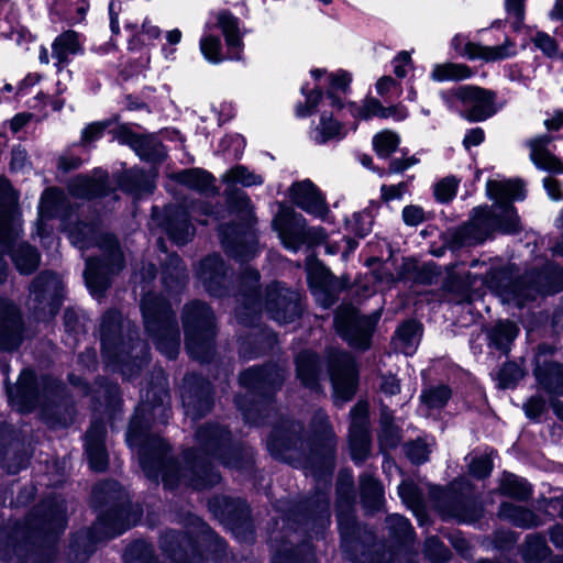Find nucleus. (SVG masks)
Wrapping results in <instances>:
<instances>
[{
	"label": "nucleus",
	"instance_id": "42",
	"mask_svg": "<svg viewBox=\"0 0 563 563\" xmlns=\"http://www.w3.org/2000/svg\"><path fill=\"white\" fill-rule=\"evenodd\" d=\"M518 333L519 329L514 322L500 321L489 332V344L504 353H508L510 344Z\"/></svg>",
	"mask_w": 563,
	"mask_h": 563
},
{
	"label": "nucleus",
	"instance_id": "64",
	"mask_svg": "<svg viewBox=\"0 0 563 563\" xmlns=\"http://www.w3.org/2000/svg\"><path fill=\"white\" fill-rule=\"evenodd\" d=\"M460 180L454 176H448L434 186V196L440 202L450 201L456 194Z\"/></svg>",
	"mask_w": 563,
	"mask_h": 563
},
{
	"label": "nucleus",
	"instance_id": "59",
	"mask_svg": "<svg viewBox=\"0 0 563 563\" xmlns=\"http://www.w3.org/2000/svg\"><path fill=\"white\" fill-rule=\"evenodd\" d=\"M200 49L205 58L213 64H219L223 60L221 55V41L214 35H205L200 40Z\"/></svg>",
	"mask_w": 563,
	"mask_h": 563
},
{
	"label": "nucleus",
	"instance_id": "35",
	"mask_svg": "<svg viewBox=\"0 0 563 563\" xmlns=\"http://www.w3.org/2000/svg\"><path fill=\"white\" fill-rule=\"evenodd\" d=\"M398 495L401 500L412 510L418 519V525L424 526L428 523L427 514L424 510L422 493L416 484L409 481H404L398 486Z\"/></svg>",
	"mask_w": 563,
	"mask_h": 563
},
{
	"label": "nucleus",
	"instance_id": "55",
	"mask_svg": "<svg viewBox=\"0 0 563 563\" xmlns=\"http://www.w3.org/2000/svg\"><path fill=\"white\" fill-rule=\"evenodd\" d=\"M451 397V389L448 386L440 385L431 387L421 394L422 404L429 409H440L445 406Z\"/></svg>",
	"mask_w": 563,
	"mask_h": 563
},
{
	"label": "nucleus",
	"instance_id": "5",
	"mask_svg": "<svg viewBox=\"0 0 563 563\" xmlns=\"http://www.w3.org/2000/svg\"><path fill=\"white\" fill-rule=\"evenodd\" d=\"M145 329L156 347L169 360L179 351V330L170 306L155 295H146L141 302Z\"/></svg>",
	"mask_w": 563,
	"mask_h": 563
},
{
	"label": "nucleus",
	"instance_id": "2",
	"mask_svg": "<svg viewBox=\"0 0 563 563\" xmlns=\"http://www.w3.org/2000/svg\"><path fill=\"white\" fill-rule=\"evenodd\" d=\"M487 194L495 200L500 213H494L488 207L474 209L471 221L461 227L454 239L461 245H473L484 242L494 230L507 233L519 230V217L511 205L512 200L525 198L523 185L519 180H489L486 185Z\"/></svg>",
	"mask_w": 563,
	"mask_h": 563
},
{
	"label": "nucleus",
	"instance_id": "20",
	"mask_svg": "<svg viewBox=\"0 0 563 563\" xmlns=\"http://www.w3.org/2000/svg\"><path fill=\"white\" fill-rule=\"evenodd\" d=\"M453 48L462 56L470 59H482L484 62H498L515 55V43L506 38L501 45L483 46L466 41L462 35H455L452 40Z\"/></svg>",
	"mask_w": 563,
	"mask_h": 563
},
{
	"label": "nucleus",
	"instance_id": "23",
	"mask_svg": "<svg viewBox=\"0 0 563 563\" xmlns=\"http://www.w3.org/2000/svg\"><path fill=\"white\" fill-rule=\"evenodd\" d=\"M290 197L306 212L321 219L325 218L328 207L324 198L310 180L306 179L294 184L290 188Z\"/></svg>",
	"mask_w": 563,
	"mask_h": 563
},
{
	"label": "nucleus",
	"instance_id": "12",
	"mask_svg": "<svg viewBox=\"0 0 563 563\" xmlns=\"http://www.w3.org/2000/svg\"><path fill=\"white\" fill-rule=\"evenodd\" d=\"M57 388L47 377L37 380L30 369H24L14 389L7 388L9 401L16 410L27 412L44 402Z\"/></svg>",
	"mask_w": 563,
	"mask_h": 563
},
{
	"label": "nucleus",
	"instance_id": "31",
	"mask_svg": "<svg viewBox=\"0 0 563 563\" xmlns=\"http://www.w3.org/2000/svg\"><path fill=\"white\" fill-rule=\"evenodd\" d=\"M81 52L79 35L71 30L63 32L52 43V57L58 70H62L70 62L71 56Z\"/></svg>",
	"mask_w": 563,
	"mask_h": 563
},
{
	"label": "nucleus",
	"instance_id": "40",
	"mask_svg": "<svg viewBox=\"0 0 563 563\" xmlns=\"http://www.w3.org/2000/svg\"><path fill=\"white\" fill-rule=\"evenodd\" d=\"M498 490L501 495L518 499L527 500L532 493L530 484L515 474L504 473L500 478Z\"/></svg>",
	"mask_w": 563,
	"mask_h": 563
},
{
	"label": "nucleus",
	"instance_id": "45",
	"mask_svg": "<svg viewBox=\"0 0 563 563\" xmlns=\"http://www.w3.org/2000/svg\"><path fill=\"white\" fill-rule=\"evenodd\" d=\"M121 143L130 145L136 154L145 159H154L159 155L157 145L146 137L135 135L126 130L119 134Z\"/></svg>",
	"mask_w": 563,
	"mask_h": 563
},
{
	"label": "nucleus",
	"instance_id": "44",
	"mask_svg": "<svg viewBox=\"0 0 563 563\" xmlns=\"http://www.w3.org/2000/svg\"><path fill=\"white\" fill-rule=\"evenodd\" d=\"M12 261L21 274H31L40 264V254L31 245L23 243L11 253Z\"/></svg>",
	"mask_w": 563,
	"mask_h": 563
},
{
	"label": "nucleus",
	"instance_id": "33",
	"mask_svg": "<svg viewBox=\"0 0 563 563\" xmlns=\"http://www.w3.org/2000/svg\"><path fill=\"white\" fill-rule=\"evenodd\" d=\"M165 231L177 244L187 243L194 235V228L189 223L187 212L179 208L168 209Z\"/></svg>",
	"mask_w": 563,
	"mask_h": 563
},
{
	"label": "nucleus",
	"instance_id": "63",
	"mask_svg": "<svg viewBox=\"0 0 563 563\" xmlns=\"http://www.w3.org/2000/svg\"><path fill=\"white\" fill-rule=\"evenodd\" d=\"M229 202L231 205L232 210L240 214V217L246 221L250 222L253 214V207L251 205L250 198L246 196L243 191H236L234 192L230 199Z\"/></svg>",
	"mask_w": 563,
	"mask_h": 563
},
{
	"label": "nucleus",
	"instance_id": "16",
	"mask_svg": "<svg viewBox=\"0 0 563 563\" xmlns=\"http://www.w3.org/2000/svg\"><path fill=\"white\" fill-rule=\"evenodd\" d=\"M329 371L334 396L347 401L355 393L357 369L351 355L344 352L332 351L329 354Z\"/></svg>",
	"mask_w": 563,
	"mask_h": 563
},
{
	"label": "nucleus",
	"instance_id": "27",
	"mask_svg": "<svg viewBox=\"0 0 563 563\" xmlns=\"http://www.w3.org/2000/svg\"><path fill=\"white\" fill-rule=\"evenodd\" d=\"M552 140L550 135H540L530 139L527 142V146L530 150V159L539 169L562 174V162L547 148Z\"/></svg>",
	"mask_w": 563,
	"mask_h": 563
},
{
	"label": "nucleus",
	"instance_id": "26",
	"mask_svg": "<svg viewBox=\"0 0 563 563\" xmlns=\"http://www.w3.org/2000/svg\"><path fill=\"white\" fill-rule=\"evenodd\" d=\"M106 427L102 421H93L86 435V452L90 467L102 472L108 465V455L104 448Z\"/></svg>",
	"mask_w": 563,
	"mask_h": 563
},
{
	"label": "nucleus",
	"instance_id": "7",
	"mask_svg": "<svg viewBox=\"0 0 563 563\" xmlns=\"http://www.w3.org/2000/svg\"><path fill=\"white\" fill-rule=\"evenodd\" d=\"M123 327L121 314L115 310L108 311L101 322V342L102 353L109 364L120 365V369L124 376L131 377L134 374V367L136 369L146 362V357H139L137 355L132 361V351L137 350L140 352L145 351V346L137 342L126 350V345L123 342L117 341V333Z\"/></svg>",
	"mask_w": 563,
	"mask_h": 563
},
{
	"label": "nucleus",
	"instance_id": "58",
	"mask_svg": "<svg viewBox=\"0 0 563 563\" xmlns=\"http://www.w3.org/2000/svg\"><path fill=\"white\" fill-rule=\"evenodd\" d=\"M383 104L375 98H366L362 104H350L351 113L356 119L368 120L373 117H380Z\"/></svg>",
	"mask_w": 563,
	"mask_h": 563
},
{
	"label": "nucleus",
	"instance_id": "13",
	"mask_svg": "<svg viewBox=\"0 0 563 563\" xmlns=\"http://www.w3.org/2000/svg\"><path fill=\"white\" fill-rule=\"evenodd\" d=\"M62 282L56 274L44 272L32 283L30 288V308L37 319L53 318L60 306Z\"/></svg>",
	"mask_w": 563,
	"mask_h": 563
},
{
	"label": "nucleus",
	"instance_id": "28",
	"mask_svg": "<svg viewBox=\"0 0 563 563\" xmlns=\"http://www.w3.org/2000/svg\"><path fill=\"white\" fill-rule=\"evenodd\" d=\"M284 380V373L277 366L249 368L240 375V384L250 390L275 388Z\"/></svg>",
	"mask_w": 563,
	"mask_h": 563
},
{
	"label": "nucleus",
	"instance_id": "51",
	"mask_svg": "<svg viewBox=\"0 0 563 563\" xmlns=\"http://www.w3.org/2000/svg\"><path fill=\"white\" fill-rule=\"evenodd\" d=\"M228 185H242L244 187L257 186L263 184V178L250 172L246 167L238 165L229 169L222 177Z\"/></svg>",
	"mask_w": 563,
	"mask_h": 563
},
{
	"label": "nucleus",
	"instance_id": "32",
	"mask_svg": "<svg viewBox=\"0 0 563 563\" xmlns=\"http://www.w3.org/2000/svg\"><path fill=\"white\" fill-rule=\"evenodd\" d=\"M217 25L224 35L229 49V58L240 60L242 57L243 42L238 19L231 13L222 11L217 14Z\"/></svg>",
	"mask_w": 563,
	"mask_h": 563
},
{
	"label": "nucleus",
	"instance_id": "36",
	"mask_svg": "<svg viewBox=\"0 0 563 563\" xmlns=\"http://www.w3.org/2000/svg\"><path fill=\"white\" fill-rule=\"evenodd\" d=\"M552 554L544 536L529 534L520 548V555L525 563H542Z\"/></svg>",
	"mask_w": 563,
	"mask_h": 563
},
{
	"label": "nucleus",
	"instance_id": "56",
	"mask_svg": "<svg viewBox=\"0 0 563 563\" xmlns=\"http://www.w3.org/2000/svg\"><path fill=\"white\" fill-rule=\"evenodd\" d=\"M183 404L187 416L197 419L210 409L211 402L208 397L200 398L191 390L183 395Z\"/></svg>",
	"mask_w": 563,
	"mask_h": 563
},
{
	"label": "nucleus",
	"instance_id": "53",
	"mask_svg": "<svg viewBox=\"0 0 563 563\" xmlns=\"http://www.w3.org/2000/svg\"><path fill=\"white\" fill-rule=\"evenodd\" d=\"M541 275H538V282H534L533 285L525 287L521 284L514 285V289L511 291V297L507 296V300H515L518 306H522L525 301L533 299L534 296L539 292H552L559 291V289L548 288L540 282Z\"/></svg>",
	"mask_w": 563,
	"mask_h": 563
},
{
	"label": "nucleus",
	"instance_id": "3",
	"mask_svg": "<svg viewBox=\"0 0 563 563\" xmlns=\"http://www.w3.org/2000/svg\"><path fill=\"white\" fill-rule=\"evenodd\" d=\"M71 243L81 250L97 245L102 260L88 258L84 273L86 285L96 298L103 296L110 275L123 268L124 260L117 240L110 234H98L91 225L80 224L69 232Z\"/></svg>",
	"mask_w": 563,
	"mask_h": 563
},
{
	"label": "nucleus",
	"instance_id": "22",
	"mask_svg": "<svg viewBox=\"0 0 563 563\" xmlns=\"http://www.w3.org/2000/svg\"><path fill=\"white\" fill-rule=\"evenodd\" d=\"M22 323L16 307L0 298V350L10 351L21 343Z\"/></svg>",
	"mask_w": 563,
	"mask_h": 563
},
{
	"label": "nucleus",
	"instance_id": "46",
	"mask_svg": "<svg viewBox=\"0 0 563 563\" xmlns=\"http://www.w3.org/2000/svg\"><path fill=\"white\" fill-rule=\"evenodd\" d=\"M472 74L471 68L464 64L444 63L434 65L430 77L434 81L464 80Z\"/></svg>",
	"mask_w": 563,
	"mask_h": 563
},
{
	"label": "nucleus",
	"instance_id": "54",
	"mask_svg": "<svg viewBox=\"0 0 563 563\" xmlns=\"http://www.w3.org/2000/svg\"><path fill=\"white\" fill-rule=\"evenodd\" d=\"M400 137L390 130H384L373 137V146L379 157H389L398 147Z\"/></svg>",
	"mask_w": 563,
	"mask_h": 563
},
{
	"label": "nucleus",
	"instance_id": "61",
	"mask_svg": "<svg viewBox=\"0 0 563 563\" xmlns=\"http://www.w3.org/2000/svg\"><path fill=\"white\" fill-rule=\"evenodd\" d=\"M128 179L131 184H123L122 186L136 196H141L143 192L148 194L154 188L153 183L145 178V175L139 169L131 170L128 175Z\"/></svg>",
	"mask_w": 563,
	"mask_h": 563
},
{
	"label": "nucleus",
	"instance_id": "57",
	"mask_svg": "<svg viewBox=\"0 0 563 563\" xmlns=\"http://www.w3.org/2000/svg\"><path fill=\"white\" fill-rule=\"evenodd\" d=\"M62 198V192L55 188H49L44 191L40 202V222L37 224V234L42 236L41 222L45 218H49L54 214L57 202Z\"/></svg>",
	"mask_w": 563,
	"mask_h": 563
},
{
	"label": "nucleus",
	"instance_id": "6",
	"mask_svg": "<svg viewBox=\"0 0 563 563\" xmlns=\"http://www.w3.org/2000/svg\"><path fill=\"white\" fill-rule=\"evenodd\" d=\"M183 322L188 353L201 362L208 361L216 336L212 311L205 303L194 301L185 307Z\"/></svg>",
	"mask_w": 563,
	"mask_h": 563
},
{
	"label": "nucleus",
	"instance_id": "21",
	"mask_svg": "<svg viewBox=\"0 0 563 563\" xmlns=\"http://www.w3.org/2000/svg\"><path fill=\"white\" fill-rule=\"evenodd\" d=\"M367 405L360 402L351 411L350 449L352 459L363 462L369 453V434L367 429Z\"/></svg>",
	"mask_w": 563,
	"mask_h": 563
},
{
	"label": "nucleus",
	"instance_id": "38",
	"mask_svg": "<svg viewBox=\"0 0 563 563\" xmlns=\"http://www.w3.org/2000/svg\"><path fill=\"white\" fill-rule=\"evenodd\" d=\"M123 563H161L152 543L137 539L124 550Z\"/></svg>",
	"mask_w": 563,
	"mask_h": 563
},
{
	"label": "nucleus",
	"instance_id": "19",
	"mask_svg": "<svg viewBox=\"0 0 563 563\" xmlns=\"http://www.w3.org/2000/svg\"><path fill=\"white\" fill-rule=\"evenodd\" d=\"M21 232L20 214L10 195V186L0 177V245L9 246Z\"/></svg>",
	"mask_w": 563,
	"mask_h": 563
},
{
	"label": "nucleus",
	"instance_id": "4",
	"mask_svg": "<svg viewBox=\"0 0 563 563\" xmlns=\"http://www.w3.org/2000/svg\"><path fill=\"white\" fill-rule=\"evenodd\" d=\"M162 553L170 563H200L201 550L196 536L203 533L211 542L213 561H221L227 556L228 542L217 533V530H159Z\"/></svg>",
	"mask_w": 563,
	"mask_h": 563
},
{
	"label": "nucleus",
	"instance_id": "24",
	"mask_svg": "<svg viewBox=\"0 0 563 563\" xmlns=\"http://www.w3.org/2000/svg\"><path fill=\"white\" fill-rule=\"evenodd\" d=\"M209 508L221 523L244 526L249 522L250 509L242 499L217 496L209 501Z\"/></svg>",
	"mask_w": 563,
	"mask_h": 563
},
{
	"label": "nucleus",
	"instance_id": "43",
	"mask_svg": "<svg viewBox=\"0 0 563 563\" xmlns=\"http://www.w3.org/2000/svg\"><path fill=\"white\" fill-rule=\"evenodd\" d=\"M498 517L516 526H538L536 515L529 509L516 506L511 503H503L498 510Z\"/></svg>",
	"mask_w": 563,
	"mask_h": 563
},
{
	"label": "nucleus",
	"instance_id": "11",
	"mask_svg": "<svg viewBox=\"0 0 563 563\" xmlns=\"http://www.w3.org/2000/svg\"><path fill=\"white\" fill-rule=\"evenodd\" d=\"M273 225L284 246L291 251H297L305 243H320L327 236L322 228H307L306 219L288 209L280 210V213L274 219Z\"/></svg>",
	"mask_w": 563,
	"mask_h": 563
},
{
	"label": "nucleus",
	"instance_id": "25",
	"mask_svg": "<svg viewBox=\"0 0 563 563\" xmlns=\"http://www.w3.org/2000/svg\"><path fill=\"white\" fill-rule=\"evenodd\" d=\"M197 276L211 295H222L227 283V267L220 256L211 255L201 261Z\"/></svg>",
	"mask_w": 563,
	"mask_h": 563
},
{
	"label": "nucleus",
	"instance_id": "29",
	"mask_svg": "<svg viewBox=\"0 0 563 563\" xmlns=\"http://www.w3.org/2000/svg\"><path fill=\"white\" fill-rule=\"evenodd\" d=\"M271 563H316L314 547L309 541L297 544L283 541L275 549Z\"/></svg>",
	"mask_w": 563,
	"mask_h": 563
},
{
	"label": "nucleus",
	"instance_id": "62",
	"mask_svg": "<svg viewBox=\"0 0 563 563\" xmlns=\"http://www.w3.org/2000/svg\"><path fill=\"white\" fill-rule=\"evenodd\" d=\"M372 223V216L366 211L353 213L352 218L346 222L350 231L360 238H363L371 232Z\"/></svg>",
	"mask_w": 563,
	"mask_h": 563
},
{
	"label": "nucleus",
	"instance_id": "49",
	"mask_svg": "<svg viewBox=\"0 0 563 563\" xmlns=\"http://www.w3.org/2000/svg\"><path fill=\"white\" fill-rule=\"evenodd\" d=\"M180 184L198 191H207L212 187L213 177L201 169H188L176 176Z\"/></svg>",
	"mask_w": 563,
	"mask_h": 563
},
{
	"label": "nucleus",
	"instance_id": "8",
	"mask_svg": "<svg viewBox=\"0 0 563 563\" xmlns=\"http://www.w3.org/2000/svg\"><path fill=\"white\" fill-rule=\"evenodd\" d=\"M66 530H20L15 534L16 563H56Z\"/></svg>",
	"mask_w": 563,
	"mask_h": 563
},
{
	"label": "nucleus",
	"instance_id": "10",
	"mask_svg": "<svg viewBox=\"0 0 563 563\" xmlns=\"http://www.w3.org/2000/svg\"><path fill=\"white\" fill-rule=\"evenodd\" d=\"M340 547L352 563H387L385 543L377 530H338Z\"/></svg>",
	"mask_w": 563,
	"mask_h": 563
},
{
	"label": "nucleus",
	"instance_id": "41",
	"mask_svg": "<svg viewBox=\"0 0 563 563\" xmlns=\"http://www.w3.org/2000/svg\"><path fill=\"white\" fill-rule=\"evenodd\" d=\"M297 376L301 383L310 388L318 386L319 365L316 354L302 352L297 358Z\"/></svg>",
	"mask_w": 563,
	"mask_h": 563
},
{
	"label": "nucleus",
	"instance_id": "50",
	"mask_svg": "<svg viewBox=\"0 0 563 563\" xmlns=\"http://www.w3.org/2000/svg\"><path fill=\"white\" fill-rule=\"evenodd\" d=\"M329 88L327 91L328 98L331 100V106L341 109L342 103L339 98L334 96L335 92H345L352 81V75L343 69L328 75Z\"/></svg>",
	"mask_w": 563,
	"mask_h": 563
},
{
	"label": "nucleus",
	"instance_id": "39",
	"mask_svg": "<svg viewBox=\"0 0 563 563\" xmlns=\"http://www.w3.org/2000/svg\"><path fill=\"white\" fill-rule=\"evenodd\" d=\"M420 325L416 321H407L396 332V349L406 355L416 351L420 341Z\"/></svg>",
	"mask_w": 563,
	"mask_h": 563
},
{
	"label": "nucleus",
	"instance_id": "60",
	"mask_svg": "<svg viewBox=\"0 0 563 563\" xmlns=\"http://www.w3.org/2000/svg\"><path fill=\"white\" fill-rule=\"evenodd\" d=\"M441 533L445 538L450 539L452 547L457 552V554L464 559H472V547L470 542L462 537L463 530H435Z\"/></svg>",
	"mask_w": 563,
	"mask_h": 563
},
{
	"label": "nucleus",
	"instance_id": "34",
	"mask_svg": "<svg viewBox=\"0 0 563 563\" xmlns=\"http://www.w3.org/2000/svg\"><path fill=\"white\" fill-rule=\"evenodd\" d=\"M107 177L104 174H98L91 178L88 176H77L69 185V190L74 196L81 198H92L106 194Z\"/></svg>",
	"mask_w": 563,
	"mask_h": 563
},
{
	"label": "nucleus",
	"instance_id": "30",
	"mask_svg": "<svg viewBox=\"0 0 563 563\" xmlns=\"http://www.w3.org/2000/svg\"><path fill=\"white\" fill-rule=\"evenodd\" d=\"M346 129L333 114L328 111H323L309 133L310 140L322 145L330 141H340L346 136Z\"/></svg>",
	"mask_w": 563,
	"mask_h": 563
},
{
	"label": "nucleus",
	"instance_id": "14",
	"mask_svg": "<svg viewBox=\"0 0 563 563\" xmlns=\"http://www.w3.org/2000/svg\"><path fill=\"white\" fill-rule=\"evenodd\" d=\"M378 316H360L352 307L341 308L334 319V325L339 334L349 342L350 345L360 349H366L369 345V339L377 323Z\"/></svg>",
	"mask_w": 563,
	"mask_h": 563
},
{
	"label": "nucleus",
	"instance_id": "18",
	"mask_svg": "<svg viewBox=\"0 0 563 563\" xmlns=\"http://www.w3.org/2000/svg\"><path fill=\"white\" fill-rule=\"evenodd\" d=\"M265 308L279 323H289L299 314V294L276 283L266 290Z\"/></svg>",
	"mask_w": 563,
	"mask_h": 563
},
{
	"label": "nucleus",
	"instance_id": "48",
	"mask_svg": "<svg viewBox=\"0 0 563 563\" xmlns=\"http://www.w3.org/2000/svg\"><path fill=\"white\" fill-rule=\"evenodd\" d=\"M312 428L314 433L322 438L329 457V464L332 467V456L335 446L334 433L328 423V418L324 412L318 411L312 420Z\"/></svg>",
	"mask_w": 563,
	"mask_h": 563
},
{
	"label": "nucleus",
	"instance_id": "37",
	"mask_svg": "<svg viewBox=\"0 0 563 563\" xmlns=\"http://www.w3.org/2000/svg\"><path fill=\"white\" fill-rule=\"evenodd\" d=\"M197 442L209 454L218 451L230 440V433L218 426H206L197 431Z\"/></svg>",
	"mask_w": 563,
	"mask_h": 563
},
{
	"label": "nucleus",
	"instance_id": "9",
	"mask_svg": "<svg viewBox=\"0 0 563 563\" xmlns=\"http://www.w3.org/2000/svg\"><path fill=\"white\" fill-rule=\"evenodd\" d=\"M468 485L464 478L454 481L448 489L431 487L430 496L443 520L454 519L457 523H472L481 515V509L462 493Z\"/></svg>",
	"mask_w": 563,
	"mask_h": 563
},
{
	"label": "nucleus",
	"instance_id": "47",
	"mask_svg": "<svg viewBox=\"0 0 563 563\" xmlns=\"http://www.w3.org/2000/svg\"><path fill=\"white\" fill-rule=\"evenodd\" d=\"M361 495L365 505L369 508H378L383 499V488L379 482L368 474L360 479Z\"/></svg>",
	"mask_w": 563,
	"mask_h": 563
},
{
	"label": "nucleus",
	"instance_id": "17",
	"mask_svg": "<svg viewBox=\"0 0 563 563\" xmlns=\"http://www.w3.org/2000/svg\"><path fill=\"white\" fill-rule=\"evenodd\" d=\"M129 530H74L69 539V554L76 563H87L101 541L114 540Z\"/></svg>",
	"mask_w": 563,
	"mask_h": 563
},
{
	"label": "nucleus",
	"instance_id": "15",
	"mask_svg": "<svg viewBox=\"0 0 563 563\" xmlns=\"http://www.w3.org/2000/svg\"><path fill=\"white\" fill-rule=\"evenodd\" d=\"M461 104L460 114L470 122H481L496 113L494 92L477 86H461L453 91Z\"/></svg>",
	"mask_w": 563,
	"mask_h": 563
},
{
	"label": "nucleus",
	"instance_id": "1",
	"mask_svg": "<svg viewBox=\"0 0 563 563\" xmlns=\"http://www.w3.org/2000/svg\"><path fill=\"white\" fill-rule=\"evenodd\" d=\"M157 402L142 404L130 422L126 442L137 448L140 465L145 475L157 482L162 478L167 488L190 487L203 489L220 482V475L205 461L187 452L183 461L167 459L169 446L158 435L150 432L152 422L165 423L169 418V396L165 388L153 391Z\"/></svg>",
	"mask_w": 563,
	"mask_h": 563
},
{
	"label": "nucleus",
	"instance_id": "52",
	"mask_svg": "<svg viewBox=\"0 0 563 563\" xmlns=\"http://www.w3.org/2000/svg\"><path fill=\"white\" fill-rule=\"evenodd\" d=\"M380 445L386 449L395 448L400 440V435L397 427L393 424L391 413L386 408H383L380 412Z\"/></svg>",
	"mask_w": 563,
	"mask_h": 563
}]
</instances>
